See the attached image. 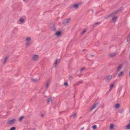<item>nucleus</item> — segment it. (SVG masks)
<instances>
[{
    "instance_id": "32",
    "label": "nucleus",
    "mask_w": 130,
    "mask_h": 130,
    "mask_svg": "<svg viewBox=\"0 0 130 130\" xmlns=\"http://www.w3.org/2000/svg\"><path fill=\"white\" fill-rule=\"evenodd\" d=\"M32 80L33 81L35 82H37L38 80L37 78H36L35 79H32Z\"/></svg>"
},
{
    "instance_id": "9",
    "label": "nucleus",
    "mask_w": 130,
    "mask_h": 130,
    "mask_svg": "<svg viewBox=\"0 0 130 130\" xmlns=\"http://www.w3.org/2000/svg\"><path fill=\"white\" fill-rule=\"evenodd\" d=\"M112 76L111 75H109L106 77V80L107 81H109L111 79Z\"/></svg>"
},
{
    "instance_id": "13",
    "label": "nucleus",
    "mask_w": 130,
    "mask_h": 130,
    "mask_svg": "<svg viewBox=\"0 0 130 130\" xmlns=\"http://www.w3.org/2000/svg\"><path fill=\"white\" fill-rule=\"evenodd\" d=\"M31 43L30 42H27L26 43V47L29 46L31 44Z\"/></svg>"
},
{
    "instance_id": "1",
    "label": "nucleus",
    "mask_w": 130,
    "mask_h": 130,
    "mask_svg": "<svg viewBox=\"0 0 130 130\" xmlns=\"http://www.w3.org/2000/svg\"><path fill=\"white\" fill-rule=\"evenodd\" d=\"M16 121V120L13 119L12 120H8L7 121V123L9 125H12L14 124Z\"/></svg>"
},
{
    "instance_id": "39",
    "label": "nucleus",
    "mask_w": 130,
    "mask_h": 130,
    "mask_svg": "<svg viewBox=\"0 0 130 130\" xmlns=\"http://www.w3.org/2000/svg\"><path fill=\"white\" fill-rule=\"evenodd\" d=\"M44 116V114H42L41 115V117H43Z\"/></svg>"
},
{
    "instance_id": "27",
    "label": "nucleus",
    "mask_w": 130,
    "mask_h": 130,
    "mask_svg": "<svg viewBox=\"0 0 130 130\" xmlns=\"http://www.w3.org/2000/svg\"><path fill=\"white\" fill-rule=\"evenodd\" d=\"M24 117V116H22L20 117V118L19 119V121L20 122L22 121V120L23 118Z\"/></svg>"
},
{
    "instance_id": "47",
    "label": "nucleus",
    "mask_w": 130,
    "mask_h": 130,
    "mask_svg": "<svg viewBox=\"0 0 130 130\" xmlns=\"http://www.w3.org/2000/svg\"><path fill=\"white\" fill-rule=\"evenodd\" d=\"M129 76H130V72H129Z\"/></svg>"
},
{
    "instance_id": "7",
    "label": "nucleus",
    "mask_w": 130,
    "mask_h": 130,
    "mask_svg": "<svg viewBox=\"0 0 130 130\" xmlns=\"http://www.w3.org/2000/svg\"><path fill=\"white\" fill-rule=\"evenodd\" d=\"M114 15H113V13L111 14H109L107 15H106V16H105L104 17L105 19H107L108 18L111 17H112L114 16Z\"/></svg>"
},
{
    "instance_id": "26",
    "label": "nucleus",
    "mask_w": 130,
    "mask_h": 130,
    "mask_svg": "<svg viewBox=\"0 0 130 130\" xmlns=\"http://www.w3.org/2000/svg\"><path fill=\"white\" fill-rule=\"evenodd\" d=\"M124 111V109H120L119 110V112L120 113H122Z\"/></svg>"
},
{
    "instance_id": "45",
    "label": "nucleus",
    "mask_w": 130,
    "mask_h": 130,
    "mask_svg": "<svg viewBox=\"0 0 130 130\" xmlns=\"http://www.w3.org/2000/svg\"><path fill=\"white\" fill-rule=\"evenodd\" d=\"M128 36H130V33L129 34Z\"/></svg>"
},
{
    "instance_id": "12",
    "label": "nucleus",
    "mask_w": 130,
    "mask_h": 130,
    "mask_svg": "<svg viewBox=\"0 0 130 130\" xmlns=\"http://www.w3.org/2000/svg\"><path fill=\"white\" fill-rule=\"evenodd\" d=\"M60 61V59H57L56 61H55V68H56V67H57V64Z\"/></svg>"
},
{
    "instance_id": "44",
    "label": "nucleus",
    "mask_w": 130,
    "mask_h": 130,
    "mask_svg": "<svg viewBox=\"0 0 130 130\" xmlns=\"http://www.w3.org/2000/svg\"><path fill=\"white\" fill-rule=\"evenodd\" d=\"M85 50H86L85 49H84L83 50V51H85Z\"/></svg>"
},
{
    "instance_id": "28",
    "label": "nucleus",
    "mask_w": 130,
    "mask_h": 130,
    "mask_svg": "<svg viewBox=\"0 0 130 130\" xmlns=\"http://www.w3.org/2000/svg\"><path fill=\"white\" fill-rule=\"evenodd\" d=\"M92 128L94 130H95L96 129L97 127V126L96 125H93L92 127Z\"/></svg>"
},
{
    "instance_id": "4",
    "label": "nucleus",
    "mask_w": 130,
    "mask_h": 130,
    "mask_svg": "<svg viewBox=\"0 0 130 130\" xmlns=\"http://www.w3.org/2000/svg\"><path fill=\"white\" fill-rule=\"evenodd\" d=\"M122 68V65L121 64L118 66L115 72V73L118 72H119Z\"/></svg>"
},
{
    "instance_id": "22",
    "label": "nucleus",
    "mask_w": 130,
    "mask_h": 130,
    "mask_svg": "<svg viewBox=\"0 0 130 130\" xmlns=\"http://www.w3.org/2000/svg\"><path fill=\"white\" fill-rule=\"evenodd\" d=\"M116 54V53H113L110 54V56L111 57H112L115 56Z\"/></svg>"
},
{
    "instance_id": "2",
    "label": "nucleus",
    "mask_w": 130,
    "mask_h": 130,
    "mask_svg": "<svg viewBox=\"0 0 130 130\" xmlns=\"http://www.w3.org/2000/svg\"><path fill=\"white\" fill-rule=\"evenodd\" d=\"M123 7H121L120 8L118 9L117 10L115 11L114 12H113V13L114 15H115L117 14L119 12H120L121 11L123 10Z\"/></svg>"
},
{
    "instance_id": "50",
    "label": "nucleus",
    "mask_w": 130,
    "mask_h": 130,
    "mask_svg": "<svg viewBox=\"0 0 130 130\" xmlns=\"http://www.w3.org/2000/svg\"><path fill=\"white\" fill-rule=\"evenodd\" d=\"M129 122H130V120L129 121Z\"/></svg>"
},
{
    "instance_id": "10",
    "label": "nucleus",
    "mask_w": 130,
    "mask_h": 130,
    "mask_svg": "<svg viewBox=\"0 0 130 130\" xmlns=\"http://www.w3.org/2000/svg\"><path fill=\"white\" fill-rule=\"evenodd\" d=\"M98 103H95L93 106L92 107V108L90 109V111H91L93 109H94L95 108L96 106L98 105Z\"/></svg>"
},
{
    "instance_id": "16",
    "label": "nucleus",
    "mask_w": 130,
    "mask_h": 130,
    "mask_svg": "<svg viewBox=\"0 0 130 130\" xmlns=\"http://www.w3.org/2000/svg\"><path fill=\"white\" fill-rule=\"evenodd\" d=\"M123 75V71H121L119 74L117 76V77H120L122 76Z\"/></svg>"
},
{
    "instance_id": "40",
    "label": "nucleus",
    "mask_w": 130,
    "mask_h": 130,
    "mask_svg": "<svg viewBox=\"0 0 130 130\" xmlns=\"http://www.w3.org/2000/svg\"><path fill=\"white\" fill-rule=\"evenodd\" d=\"M94 56V55H90V56L92 57H93Z\"/></svg>"
},
{
    "instance_id": "43",
    "label": "nucleus",
    "mask_w": 130,
    "mask_h": 130,
    "mask_svg": "<svg viewBox=\"0 0 130 130\" xmlns=\"http://www.w3.org/2000/svg\"><path fill=\"white\" fill-rule=\"evenodd\" d=\"M32 130H35V128H33L32 129Z\"/></svg>"
},
{
    "instance_id": "48",
    "label": "nucleus",
    "mask_w": 130,
    "mask_h": 130,
    "mask_svg": "<svg viewBox=\"0 0 130 130\" xmlns=\"http://www.w3.org/2000/svg\"><path fill=\"white\" fill-rule=\"evenodd\" d=\"M45 92H43V94H44L45 93Z\"/></svg>"
},
{
    "instance_id": "14",
    "label": "nucleus",
    "mask_w": 130,
    "mask_h": 130,
    "mask_svg": "<svg viewBox=\"0 0 130 130\" xmlns=\"http://www.w3.org/2000/svg\"><path fill=\"white\" fill-rule=\"evenodd\" d=\"M52 98H48L47 99V104L48 105H49V104L50 102L52 101Z\"/></svg>"
},
{
    "instance_id": "37",
    "label": "nucleus",
    "mask_w": 130,
    "mask_h": 130,
    "mask_svg": "<svg viewBox=\"0 0 130 130\" xmlns=\"http://www.w3.org/2000/svg\"><path fill=\"white\" fill-rule=\"evenodd\" d=\"M85 69V68H81V70H80V71L82 72L83 70H84Z\"/></svg>"
},
{
    "instance_id": "46",
    "label": "nucleus",
    "mask_w": 130,
    "mask_h": 130,
    "mask_svg": "<svg viewBox=\"0 0 130 130\" xmlns=\"http://www.w3.org/2000/svg\"><path fill=\"white\" fill-rule=\"evenodd\" d=\"M129 113H130V109H129Z\"/></svg>"
},
{
    "instance_id": "21",
    "label": "nucleus",
    "mask_w": 130,
    "mask_h": 130,
    "mask_svg": "<svg viewBox=\"0 0 130 130\" xmlns=\"http://www.w3.org/2000/svg\"><path fill=\"white\" fill-rule=\"evenodd\" d=\"M31 40V38L30 37H26V40L27 42H29Z\"/></svg>"
},
{
    "instance_id": "49",
    "label": "nucleus",
    "mask_w": 130,
    "mask_h": 130,
    "mask_svg": "<svg viewBox=\"0 0 130 130\" xmlns=\"http://www.w3.org/2000/svg\"><path fill=\"white\" fill-rule=\"evenodd\" d=\"M24 1H25V0H23Z\"/></svg>"
},
{
    "instance_id": "25",
    "label": "nucleus",
    "mask_w": 130,
    "mask_h": 130,
    "mask_svg": "<svg viewBox=\"0 0 130 130\" xmlns=\"http://www.w3.org/2000/svg\"><path fill=\"white\" fill-rule=\"evenodd\" d=\"M52 30L53 31H56V27L54 25H53Z\"/></svg>"
},
{
    "instance_id": "23",
    "label": "nucleus",
    "mask_w": 130,
    "mask_h": 130,
    "mask_svg": "<svg viewBox=\"0 0 130 130\" xmlns=\"http://www.w3.org/2000/svg\"><path fill=\"white\" fill-rule=\"evenodd\" d=\"M125 128L127 129H130V123L125 127Z\"/></svg>"
},
{
    "instance_id": "31",
    "label": "nucleus",
    "mask_w": 130,
    "mask_h": 130,
    "mask_svg": "<svg viewBox=\"0 0 130 130\" xmlns=\"http://www.w3.org/2000/svg\"><path fill=\"white\" fill-rule=\"evenodd\" d=\"M64 85L65 86H67L68 85V82L67 81L65 82L64 83Z\"/></svg>"
},
{
    "instance_id": "24",
    "label": "nucleus",
    "mask_w": 130,
    "mask_h": 130,
    "mask_svg": "<svg viewBox=\"0 0 130 130\" xmlns=\"http://www.w3.org/2000/svg\"><path fill=\"white\" fill-rule=\"evenodd\" d=\"M114 125L111 124L110 125V130H112L114 128Z\"/></svg>"
},
{
    "instance_id": "41",
    "label": "nucleus",
    "mask_w": 130,
    "mask_h": 130,
    "mask_svg": "<svg viewBox=\"0 0 130 130\" xmlns=\"http://www.w3.org/2000/svg\"><path fill=\"white\" fill-rule=\"evenodd\" d=\"M84 129V127H83L81 128V130H83Z\"/></svg>"
},
{
    "instance_id": "34",
    "label": "nucleus",
    "mask_w": 130,
    "mask_h": 130,
    "mask_svg": "<svg viewBox=\"0 0 130 130\" xmlns=\"http://www.w3.org/2000/svg\"><path fill=\"white\" fill-rule=\"evenodd\" d=\"M130 41V36H128L127 37V42L129 41Z\"/></svg>"
},
{
    "instance_id": "29",
    "label": "nucleus",
    "mask_w": 130,
    "mask_h": 130,
    "mask_svg": "<svg viewBox=\"0 0 130 130\" xmlns=\"http://www.w3.org/2000/svg\"><path fill=\"white\" fill-rule=\"evenodd\" d=\"M100 24V22H97V23H95V24H94L93 25V27H94L95 26H94L95 25H98L99 24Z\"/></svg>"
},
{
    "instance_id": "36",
    "label": "nucleus",
    "mask_w": 130,
    "mask_h": 130,
    "mask_svg": "<svg viewBox=\"0 0 130 130\" xmlns=\"http://www.w3.org/2000/svg\"><path fill=\"white\" fill-rule=\"evenodd\" d=\"M73 77L72 76H70L69 77V79L70 80H71L73 79Z\"/></svg>"
},
{
    "instance_id": "33",
    "label": "nucleus",
    "mask_w": 130,
    "mask_h": 130,
    "mask_svg": "<svg viewBox=\"0 0 130 130\" xmlns=\"http://www.w3.org/2000/svg\"><path fill=\"white\" fill-rule=\"evenodd\" d=\"M16 129V127H13L11 128L10 130H15Z\"/></svg>"
},
{
    "instance_id": "30",
    "label": "nucleus",
    "mask_w": 130,
    "mask_h": 130,
    "mask_svg": "<svg viewBox=\"0 0 130 130\" xmlns=\"http://www.w3.org/2000/svg\"><path fill=\"white\" fill-rule=\"evenodd\" d=\"M113 86H114V84H112L110 86V89L109 90V91H110V90H111V89L113 87Z\"/></svg>"
},
{
    "instance_id": "38",
    "label": "nucleus",
    "mask_w": 130,
    "mask_h": 130,
    "mask_svg": "<svg viewBox=\"0 0 130 130\" xmlns=\"http://www.w3.org/2000/svg\"><path fill=\"white\" fill-rule=\"evenodd\" d=\"M76 116V114H74L73 115V117H75Z\"/></svg>"
},
{
    "instance_id": "35",
    "label": "nucleus",
    "mask_w": 130,
    "mask_h": 130,
    "mask_svg": "<svg viewBox=\"0 0 130 130\" xmlns=\"http://www.w3.org/2000/svg\"><path fill=\"white\" fill-rule=\"evenodd\" d=\"M86 31V30H84L81 33V34L82 35Z\"/></svg>"
},
{
    "instance_id": "20",
    "label": "nucleus",
    "mask_w": 130,
    "mask_h": 130,
    "mask_svg": "<svg viewBox=\"0 0 130 130\" xmlns=\"http://www.w3.org/2000/svg\"><path fill=\"white\" fill-rule=\"evenodd\" d=\"M120 106V104H119L117 103V104H116L115 105V108L116 109H118L119 108Z\"/></svg>"
},
{
    "instance_id": "8",
    "label": "nucleus",
    "mask_w": 130,
    "mask_h": 130,
    "mask_svg": "<svg viewBox=\"0 0 130 130\" xmlns=\"http://www.w3.org/2000/svg\"><path fill=\"white\" fill-rule=\"evenodd\" d=\"M80 3H79L78 4H76L74 5L71 7H73L75 9H78V8L79 6L80 5Z\"/></svg>"
},
{
    "instance_id": "15",
    "label": "nucleus",
    "mask_w": 130,
    "mask_h": 130,
    "mask_svg": "<svg viewBox=\"0 0 130 130\" xmlns=\"http://www.w3.org/2000/svg\"><path fill=\"white\" fill-rule=\"evenodd\" d=\"M83 83V82L82 81H79L78 82H77L75 83V85L76 86H78L81 83Z\"/></svg>"
},
{
    "instance_id": "18",
    "label": "nucleus",
    "mask_w": 130,
    "mask_h": 130,
    "mask_svg": "<svg viewBox=\"0 0 130 130\" xmlns=\"http://www.w3.org/2000/svg\"><path fill=\"white\" fill-rule=\"evenodd\" d=\"M24 20L23 18H21L19 20V21L21 23H23L24 22Z\"/></svg>"
},
{
    "instance_id": "17",
    "label": "nucleus",
    "mask_w": 130,
    "mask_h": 130,
    "mask_svg": "<svg viewBox=\"0 0 130 130\" xmlns=\"http://www.w3.org/2000/svg\"><path fill=\"white\" fill-rule=\"evenodd\" d=\"M62 32L60 31H58L56 32V35L58 36H60Z\"/></svg>"
},
{
    "instance_id": "5",
    "label": "nucleus",
    "mask_w": 130,
    "mask_h": 130,
    "mask_svg": "<svg viewBox=\"0 0 130 130\" xmlns=\"http://www.w3.org/2000/svg\"><path fill=\"white\" fill-rule=\"evenodd\" d=\"M32 59L36 61L38 59V56L37 55H34L32 57Z\"/></svg>"
},
{
    "instance_id": "3",
    "label": "nucleus",
    "mask_w": 130,
    "mask_h": 130,
    "mask_svg": "<svg viewBox=\"0 0 130 130\" xmlns=\"http://www.w3.org/2000/svg\"><path fill=\"white\" fill-rule=\"evenodd\" d=\"M70 19V18H69L66 19L64 20L63 22V24L64 25H66L69 22Z\"/></svg>"
},
{
    "instance_id": "19",
    "label": "nucleus",
    "mask_w": 130,
    "mask_h": 130,
    "mask_svg": "<svg viewBox=\"0 0 130 130\" xmlns=\"http://www.w3.org/2000/svg\"><path fill=\"white\" fill-rule=\"evenodd\" d=\"M49 81H47V83L46 86V90L48 88L49 86Z\"/></svg>"
},
{
    "instance_id": "42",
    "label": "nucleus",
    "mask_w": 130,
    "mask_h": 130,
    "mask_svg": "<svg viewBox=\"0 0 130 130\" xmlns=\"http://www.w3.org/2000/svg\"><path fill=\"white\" fill-rule=\"evenodd\" d=\"M91 11H92V12H93V11H94V10H93V9H92V10H91Z\"/></svg>"
},
{
    "instance_id": "11",
    "label": "nucleus",
    "mask_w": 130,
    "mask_h": 130,
    "mask_svg": "<svg viewBox=\"0 0 130 130\" xmlns=\"http://www.w3.org/2000/svg\"><path fill=\"white\" fill-rule=\"evenodd\" d=\"M9 57L8 56H7L4 59V61L3 62V63L4 64H5L8 59L9 58Z\"/></svg>"
},
{
    "instance_id": "6",
    "label": "nucleus",
    "mask_w": 130,
    "mask_h": 130,
    "mask_svg": "<svg viewBox=\"0 0 130 130\" xmlns=\"http://www.w3.org/2000/svg\"><path fill=\"white\" fill-rule=\"evenodd\" d=\"M117 19V16H113V17L112 18V22L114 23H115Z\"/></svg>"
}]
</instances>
